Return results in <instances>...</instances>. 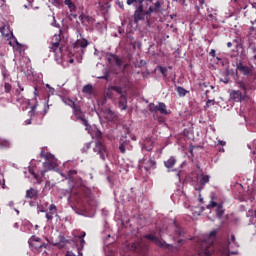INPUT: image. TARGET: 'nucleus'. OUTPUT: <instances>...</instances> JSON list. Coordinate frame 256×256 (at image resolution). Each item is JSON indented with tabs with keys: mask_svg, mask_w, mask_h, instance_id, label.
Masks as SVG:
<instances>
[{
	"mask_svg": "<svg viewBox=\"0 0 256 256\" xmlns=\"http://www.w3.org/2000/svg\"><path fill=\"white\" fill-rule=\"evenodd\" d=\"M40 155L43 159H46L43 163L44 170L40 172L41 177H45V173H47V171H53V169L57 167V160L51 153L41 152Z\"/></svg>",
	"mask_w": 256,
	"mask_h": 256,
	"instance_id": "nucleus-1",
	"label": "nucleus"
},
{
	"mask_svg": "<svg viewBox=\"0 0 256 256\" xmlns=\"http://www.w3.org/2000/svg\"><path fill=\"white\" fill-rule=\"evenodd\" d=\"M96 137V145L94 147V152L100 155V158L105 161L107 157V147H105L103 141V133L101 131H97L95 134Z\"/></svg>",
	"mask_w": 256,
	"mask_h": 256,
	"instance_id": "nucleus-2",
	"label": "nucleus"
},
{
	"mask_svg": "<svg viewBox=\"0 0 256 256\" xmlns=\"http://www.w3.org/2000/svg\"><path fill=\"white\" fill-rule=\"evenodd\" d=\"M49 49L56 57H63V45L61 44V35L56 34L52 37Z\"/></svg>",
	"mask_w": 256,
	"mask_h": 256,
	"instance_id": "nucleus-3",
	"label": "nucleus"
},
{
	"mask_svg": "<svg viewBox=\"0 0 256 256\" xmlns=\"http://www.w3.org/2000/svg\"><path fill=\"white\" fill-rule=\"evenodd\" d=\"M28 243L34 253H41L43 249H47V243L41 242V238L37 236H32Z\"/></svg>",
	"mask_w": 256,
	"mask_h": 256,
	"instance_id": "nucleus-4",
	"label": "nucleus"
},
{
	"mask_svg": "<svg viewBox=\"0 0 256 256\" xmlns=\"http://www.w3.org/2000/svg\"><path fill=\"white\" fill-rule=\"evenodd\" d=\"M130 251H135L136 253H145L147 251V244H145V239L140 238L136 242L128 245Z\"/></svg>",
	"mask_w": 256,
	"mask_h": 256,
	"instance_id": "nucleus-5",
	"label": "nucleus"
},
{
	"mask_svg": "<svg viewBox=\"0 0 256 256\" xmlns=\"http://www.w3.org/2000/svg\"><path fill=\"white\" fill-rule=\"evenodd\" d=\"M146 15L150 14H147V11L143 9V1H140L139 6L137 7V9L134 12V15L132 16L133 23L137 25L140 21H143V19H145Z\"/></svg>",
	"mask_w": 256,
	"mask_h": 256,
	"instance_id": "nucleus-6",
	"label": "nucleus"
},
{
	"mask_svg": "<svg viewBox=\"0 0 256 256\" xmlns=\"http://www.w3.org/2000/svg\"><path fill=\"white\" fill-rule=\"evenodd\" d=\"M149 111L151 113H161V115H170L171 111L167 110V105L163 102H159L158 105L154 103L149 104Z\"/></svg>",
	"mask_w": 256,
	"mask_h": 256,
	"instance_id": "nucleus-7",
	"label": "nucleus"
},
{
	"mask_svg": "<svg viewBox=\"0 0 256 256\" xmlns=\"http://www.w3.org/2000/svg\"><path fill=\"white\" fill-rule=\"evenodd\" d=\"M85 235H87L85 232H81L78 236H74L72 239V242L78 251V255H83L81 251H83V248L85 247Z\"/></svg>",
	"mask_w": 256,
	"mask_h": 256,
	"instance_id": "nucleus-8",
	"label": "nucleus"
},
{
	"mask_svg": "<svg viewBox=\"0 0 256 256\" xmlns=\"http://www.w3.org/2000/svg\"><path fill=\"white\" fill-rule=\"evenodd\" d=\"M73 110V115L76 119V121H82V124L86 127V129L89 128V121L85 118V114L83 113V110H81V106L76 105Z\"/></svg>",
	"mask_w": 256,
	"mask_h": 256,
	"instance_id": "nucleus-9",
	"label": "nucleus"
},
{
	"mask_svg": "<svg viewBox=\"0 0 256 256\" xmlns=\"http://www.w3.org/2000/svg\"><path fill=\"white\" fill-rule=\"evenodd\" d=\"M237 71L241 72L242 75H245L246 77H249L253 75V68L244 65L242 62L236 64Z\"/></svg>",
	"mask_w": 256,
	"mask_h": 256,
	"instance_id": "nucleus-10",
	"label": "nucleus"
},
{
	"mask_svg": "<svg viewBox=\"0 0 256 256\" xmlns=\"http://www.w3.org/2000/svg\"><path fill=\"white\" fill-rule=\"evenodd\" d=\"M130 141L127 140V136H122L119 140V151L123 155L127 153V149L129 148Z\"/></svg>",
	"mask_w": 256,
	"mask_h": 256,
	"instance_id": "nucleus-11",
	"label": "nucleus"
},
{
	"mask_svg": "<svg viewBox=\"0 0 256 256\" xmlns=\"http://www.w3.org/2000/svg\"><path fill=\"white\" fill-rule=\"evenodd\" d=\"M149 1H151L153 5L149 7V10H147L146 14L159 13V11H161V0H149Z\"/></svg>",
	"mask_w": 256,
	"mask_h": 256,
	"instance_id": "nucleus-12",
	"label": "nucleus"
},
{
	"mask_svg": "<svg viewBox=\"0 0 256 256\" xmlns=\"http://www.w3.org/2000/svg\"><path fill=\"white\" fill-rule=\"evenodd\" d=\"M144 239L153 241V243H155V245H158V247H168L167 243L161 241L158 237L154 236L153 234H146L144 236Z\"/></svg>",
	"mask_w": 256,
	"mask_h": 256,
	"instance_id": "nucleus-13",
	"label": "nucleus"
},
{
	"mask_svg": "<svg viewBox=\"0 0 256 256\" xmlns=\"http://www.w3.org/2000/svg\"><path fill=\"white\" fill-rule=\"evenodd\" d=\"M53 215L59 217V214H57V206L55 204H51L48 208V212L46 213L47 221H53Z\"/></svg>",
	"mask_w": 256,
	"mask_h": 256,
	"instance_id": "nucleus-14",
	"label": "nucleus"
},
{
	"mask_svg": "<svg viewBox=\"0 0 256 256\" xmlns=\"http://www.w3.org/2000/svg\"><path fill=\"white\" fill-rule=\"evenodd\" d=\"M230 97L236 103H241V101H245V96H243V94L239 90H233L230 93Z\"/></svg>",
	"mask_w": 256,
	"mask_h": 256,
	"instance_id": "nucleus-15",
	"label": "nucleus"
},
{
	"mask_svg": "<svg viewBox=\"0 0 256 256\" xmlns=\"http://www.w3.org/2000/svg\"><path fill=\"white\" fill-rule=\"evenodd\" d=\"M0 33L2 37L10 38L13 36V32L9 29V24L2 23L0 24Z\"/></svg>",
	"mask_w": 256,
	"mask_h": 256,
	"instance_id": "nucleus-16",
	"label": "nucleus"
},
{
	"mask_svg": "<svg viewBox=\"0 0 256 256\" xmlns=\"http://www.w3.org/2000/svg\"><path fill=\"white\" fill-rule=\"evenodd\" d=\"M107 59L108 63H116L117 67L123 66V59L119 58V56L115 54H109Z\"/></svg>",
	"mask_w": 256,
	"mask_h": 256,
	"instance_id": "nucleus-17",
	"label": "nucleus"
},
{
	"mask_svg": "<svg viewBox=\"0 0 256 256\" xmlns=\"http://www.w3.org/2000/svg\"><path fill=\"white\" fill-rule=\"evenodd\" d=\"M142 151H153V140L151 138H146L142 142Z\"/></svg>",
	"mask_w": 256,
	"mask_h": 256,
	"instance_id": "nucleus-18",
	"label": "nucleus"
},
{
	"mask_svg": "<svg viewBox=\"0 0 256 256\" xmlns=\"http://www.w3.org/2000/svg\"><path fill=\"white\" fill-rule=\"evenodd\" d=\"M143 165L145 171H151V169H155V167H157V162H155L153 158H150L149 160H143Z\"/></svg>",
	"mask_w": 256,
	"mask_h": 256,
	"instance_id": "nucleus-19",
	"label": "nucleus"
},
{
	"mask_svg": "<svg viewBox=\"0 0 256 256\" xmlns=\"http://www.w3.org/2000/svg\"><path fill=\"white\" fill-rule=\"evenodd\" d=\"M39 197V190L35 188H30L26 191V199H34L37 200Z\"/></svg>",
	"mask_w": 256,
	"mask_h": 256,
	"instance_id": "nucleus-20",
	"label": "nucleus"
},
{
	"mask_svg": "<svg viewBox=\"0 0 256 256\" xmlns=\"http://www.w3.org/2000/svg\"><path fill=\"white\" fill-rule=\"evenodd\" d=\"M176 163H177V159L171 156L168 160L164 161V166L166 167V169H173Z\"/></svg>",
	"mask_w": 256,
	"mask_h": 256,
	"instance_id": "nucleus-21",
	"label": "nucleus"
},
{
	"mask_svg": "<svg viewBox=\"0 0 256 256\" xmlns=\"http://www.w3.org/2000/svg\"><path fill=\"white\" fill-rule=\"evenodd\" d=\"M118 105L122 111L127 109V96L125 94H121Z\"/></svg>",
	"mask_w": 256,
	"mask_h": 256,
	"instance_id": "nucleus-22",
	"label": "nucleus"
},
{
	"mask_svg": "<svg viewBox=\"0 0 256 256\" xmlns=\"http://www.w3.org/2000/svg\"><path fill=\"white\" fill-rule=\"evenodd\" d=\"M210 179H211V176H209V175H205V174L200 175L201 187H205L207 185V183H209Z\"/></svg>",
	"mask_w": 256,
	"mask_h": 256,
	"instance_id": "nucleus-23",
	"label": "nucleus"
},
{
	"mask_svg": "<svg viewBox=\"0 0 256 256\" xmlns=\"http://www.w3.org/2000/svg\"><path fill=\"white\" fill-rule=\"evenodd\" d=\"M199 5L196 6V11L199 15H203L205 12H203L205 0H198Z\"/></svg>",
	"mask_w": 256,
	"mask_h": 256,
	"instance_id": "nucleus-24",
	"label": "nucleus"
},
{
	"mask_svg": "<svg viewBox=\"0 0 256 256\" xmlns=\"http://www.w3.org/2000/svg\"><path fill=\"white\" fill-rule=\"evenodd\" d=\"M64 4L68 6V9L71 13H73V11H77V6L75 5V3H73V1L65 0Z\"/></svg>",
	"mask_w": 256,
	"mask_h": 256,
	"instance_id": "nucleus-25",
	"label": "nucleus"
},
{
	"mask_svg": "<svg viewBox=\"0 0 256 256\" xmlns=\"http://www.w3.org/2000/svg\"><path fill=\"white\" fill-rule=\"evenodd\" d=\"M88 45H89V41H87V39L76 41V47H81V49L87 48Z\"/></svg>",
	"mask_w": 256,
	"mask_h": 256,
	"instance_id": "nucleus-26",
	"label": "nucleus"
},
{
	"mask_svg": "<svg viewBox=\"0 0 256 256\" xmlns=\"http://www.w3.org/2000/svg\"><path fill=\"white\" fill-rule=\"evenodd\" d=\"M225 215V210L223 209V204H219L218 207L216 208V216L218 219H221Z\"/></svg>",
	"mask_w": 256,
	"mask_h": 256,
	"instance_id": "nucleus-27",
	"label": "nucleus"
},
{
	"mask_svg": "<svg viewBox=\"0 0 256 256\" xmlns=\"http://www.w3.org/2000/svg\"><path fill=\"white\" fill-rule=\"evenodd\" d=\"M63 103L65 105H68V107H71V109H73L77 103H75V101L71 98H63Z\"/></svg>",
	"mask_w": 256,
	"mask_h": 256,
	"instance_id": "nucleus-28",
	"label": "nucleus"
},
{
	"mask_svg": "<svg viewBox=\"0 0 256 256\" xmlns=\"http://www.w3.org/2000/svg\"><path fill=\"white\" fill-rule=\"evenodd\" d=\"M29 173L30 175H33L34 179H36L37 183L41 184L43 183V178L42 176L39 177L37 173H35V171H33V168H29Z\"/></svg>",
	"mask_w": 256,
	"mask_h": 256,
	"instance_id": "nucleus-29",
	"label": "nucleus"
},
{
	"mask_svg": "<svg viewBox=\"0 0 256 256\" xmlns=\"http://www.w3.org/2000/svg\"><path fill=\"white\" fill-rule=\"evenodd\" d=\"M82 92H83V93H86V94H88V95H91V93H93V85H91V84L85 85V86L83 87V89H82Z\"/></svg>",
	"mask_w": 256,
	"mask_h": 256,
	"instance_id": "nucleus-30",
	"label": "nucleus"
},
{
	"mask_svg": "<svg viewBox=\"0 0 256 256\" xmlns=\"http://www.w3.org/2000/svg\"><path fill=\"white\" fill-rule=\"evenodd\" d=\"M176 91H177L179 97H185V95H187V93H189L185 88H183L181 86H178L176 88Z\"/></svg>",
	"mask_w": 256,
	"mask_h": 256,
	"instance_id": "nucleus-31",
	"label": "nucleus"
},
{
	"mask_svg": "<svg viewBox=\"0 0 256 256\" xmlns=\"http://www.w3.org/2000/svg\"><path fill=\"white\" fill-rule=\"evenodd\" d=\"M110 91H115V93H118V95H123V89L121 88V86H110L109 87Z\"/></svg>",
	"mask_w": 256,
	"mask_h": 256,
	"instance_id": "nucleus-32",
	"label": "nucleus"
},
{
	"mask_svg": "<svg viewBox=\"0 0 256 256\" xmlns=\"http://www.w3.org/2000/svg\"><path fill=\"white\" fill-rule=\"evenodd\" d=\"M12 89H13V86H11V84H9V83H5L4 84V91H5V93H11Z\"/></svg>",
	"mask_w": 256,
	"mask_h": 256,
	"instance_id": "nucleus-33",
	"label": "nucleus"
},
{
	"mask_svg": "<svg viewBox=\"0 0 256 256\" xmlns=\"http://www.w3.org/2000/svg\"><path fill=\"white\" fill-rule=\"evenodd\" d=\"M213 207H219V204L215 201H211L210 204L206 206L207 209H212Z\"/></svg>",
	"mask_w": 256,
	"mask_h": 256,
	"instance_id": "nucleus-34",
	"label": "nucleus"
},
{
	"mask_svg": "<svg viewBox=\"0 0 256 256\" xmlns=\"http://www.w3.org/2000/svg\"><path fill=\"white\" fill-rule=\"evenodd\" d=\"M160 73H162L164 77H167V68L160 66Z\"/></svg>",
	"mask_w": 256,
	"mask_h": 256,
	"instance_id": "nucleus-35",
	"label": "nucleus"
},
{
	"mask_svg": "<svg viewBox=\"0 0 256 256\" xmlns=\"http://www.w3.org/2000/svg\"><path fill=\"white\" fill-rule=\"evenodd\" d=\"M137 3H139L138 0H127V5H135V6H137Z\"/></svg>",
	"mask_w": 256,
	"mask_h": 256,
	"instance_id": "nucleus-36",
	"label": "nucleus"
},
{
	"mask_svg": "<svg viewBox=\"0 0 256 256\" xmlns=\"http://www.w3.org/2000/svg\"><path fill=\"white\" fill-rule=\"evenodd\" d=\"M74 175H77V170H70L68 172V177L71 179V177H73Z\"/></svg>",
	"mask_w": 256,
	"mask_h": 256,
	"instance_id": "nucleus-37",
	"label": "nucleus"
},
{
	"mask_svg": "<svg viewBox=\"0 0 256 256\" xmlns=\"http://www.w3.org/2000/svg\"><path fill=\"white\" fill-rule=\"evenodd\" d=\"M213 105H215V100H208L206 102V107H213Z\"/></svg>",
	"mask_w": 256,
	"mask_h": 256,
	"instance_id": "nucleus-38",
	"label": "nucleus"
},
{
	"mask_svg": "<svg viewBox=\"0 0 256 256\" xmlns=\"http://www.w3.org/2000/svg\"><path fill=\"white\" fill-rule=\"evenodd\" d=\"M17 102L18 103H23V95H21V93L17 94Z\"/></svg>",
	"mask_w": 256,
	"mask_h": 256,
	"instance_id": "nucleus-39",
	"label": "nucleus"
},
{
	"mask_svg": "<svg viewBox=\"0 0 256 256\" xmlns=\"http://www.w3.org/2000/svg\"><path fill=\"white\" fill-rule=\"evenodd\" d=\"M60 243H63L65 245V243H69V240L65 239L64 236H60Z\"/></svg>",
	"mask_w": 256,
	"mask_h": 256,
	"instance_id": "nucleus-40",
	"label": "nucleus"
},
{
	"mask_svg": "<svg viewBox=\"0 0 256 256\" xmlns=\"http://www.w3.org/2000/svg\"><path fill=\"white\" fill-rule=\"evenodd\" d=\"M79 19H80V21L83 23V22L85 21V19H88V17H87L85 14H81V15L79 16Z\"/></svg>",
	"mask_w": 256,
	"mask_h": 256,
	"instance_id": "nucleus-41",
	"label": "nucleus"
},
{
	"mask_svg": "<svg viewBox=\"0 0 256 256\" xmlns=\"http://www.w3.org/2000/svg\"><path fill=\"white\" fill-rule=\"evenodd\" d=\"M222 256H229V250L227 248H225L223 251H222Z\"/></svg>",
	"mask_w": 256,
	"mask_h": 256,
	"instance_id": "nucleus-42",
	"label": "nucleus"
},
{
	"mask_svg": "<svg viewBox=\"0 0 256 256\" xmlns=\"http://www.w3.org/2000/svg\"><path fill=\"white\" fill-rule=\"evenodd\" d=\"M64 256H77L73 251H67Z\"/></svg>",
	"mask_w": 256,
	"mask_h": 256,
	"instance_id": "nucleus-43",
	"label": "nucleus"
},
{
	"mask_svg": "<svg viewBox=\"0 0 256 256\" xmlns=\"http://www.w3.org/2000/svg\"><path fill=\"white\" fill-rule=\"evenodd\" d=\"M254 32H255V27H253V26H251L250 28H249V35H253L254 34Z\"/></svg>",
	"mask_w": 256,
	"mask_h": 256,
	"instance_id": "nucleus-44",
	"label": "nucleus"
},
{
	"mask_svg": "<svg viewBox=\"0 0 256 256\" xmlns=\"http://www.w3.org/2000/svg\"><path fill=\"white\" fill-rule=\"evenodd\" d=\"M108 78H109V74L98 77V79H105L106 81H107Z\"/></svg>",
	"mask_w": 256,
	"mask_h": 256,
	"instance_id": "nucleus-45",
	"label": "nucleus"
},
{
	"mask_svg": "<svg viewBox=\"0 0 256 256\" xmlns=\"http://www.w3.org/2000/svg\"><path fill=\"white\" fill-rule=\"evenodd\" d=\"M215 49H212L211 51H210V55H211V57H215Z\"/></svg>",
	"mask_w": 256,
	"mask_h": 256,
	"instance_id": "nucleus-46",
	"label": "nucleus"
},
{
	"mask_svg": "<svg viewBox=\"0 0 256 256\" xmlns=\"http://www.w3.org/2000/svg\"><path fill=\"white\" fill-rule=\"evenodd\" d=\"M215 235H217V232H216V231H212V232L210 233V237H215Z\"/></svg>",
	"mask_w": 256,
	"mask_h": 256,
	"instance_id": "nucleus-47",
	"label": "nucleus"
},
{
	"mask_svg": "<svg viewBox=\"0 0 256 256\" xmlns=\"http://www.w3.org/2000/svg\"><path fill=\"white\" fill-rule=\"evenodd\" d=\"M231 242H232V243H235V235H232V236H231Z\"/></svg>",
	"mask_w": 256,
	"mask_h": 256,
	"instance_id": "nucleus-48",
	"label": "nucleus"
},
{
	"mask_svg": "<svg viewBox=\"0 0 256 256\" xmlns=\"http://www.w3.org/2000/svg\"><path fill=\"white\" fill-rule=\"evenodd\" d=\"M119 7H120V9H124L123 2H119Z\"/></svg>",
	"mask_w": 256,
	"mask_h": 256,
	"instance_id": "nucleus-49",
	"label": "nucleus"
},
{
	"mask_svg": "<svg viewBox=\"0 0 256 256\" xmlns=\"http://www.w3.org/2000/svg\"><path fill=\"white\" fill-rule=\"evenodd\" d=\"M227 47H228V48H231V47H233V43H231V42H228V43H227Z\"/></svg>",
	"mask_w": 256,
	"mask_h": 256,
	"instance_id": "nucleus-50",
	"label": "nucleus"
},
{
	"mask_svg": "<svg viewBox=\"0 0 256 256\" xmlns=\"http://www.w3.org/2000/svg\"><path fill=\"white\" fill-rule=\"evenodd\" d=\"M26 125H31V119L26 120Z\"/></svg>",
	"mask_w": 256,
	"mask_h": 256,
	"instance_id": "nucleus-51",
	"label": "nucleus"
},
{
	"mask_svg": "<svg viewBox=\"0 0 256 256\" xmlns=\"http://www.w3.org/2000/svg\"><path fill=\"white\" fill-rule=\"evenodd\" d=\"M18 87H19L20 91H25V89L23 87H21V84H18Z\"/></svg>",
	"mask_w": 256,
	"mask_h": 256,
	"instance_id": "nucleus-52",
	"label": "nucleus"
},
{
	"mask_svg": "<svg viewBox=\"0 0 256 256\" xmlns=\"http://www.w3.org/2000/svg\"><path fill=\"white\" fill-rule=\"evenodd\" d=\"M251 37H253L254 39H256V31L254 32V34L251 35Z\"/></svg>",
	"mask_w": 256,
	"mask_h": 256,
	"instance_id": "nucleus-53",
	"label": "nucleus"
},
{
	"mask_svg": "<svg viewBox=\"0 0 256 256\" xmlns=\"http://www.w3.org/2000/svg\"><path fill=\"white\" fill-rule=\"evenodd\" d=\"M74 19H77V14H71Z\"/></svg>",
	"mask_w": 256,
	"mask_h": 256,
	"instance_id": "nucleus-54",
	"label": "nucleus"
},
{
	"mask_svg": "<svg viewBox=\"0 0 256 256\" xmlns=\"http://www.w3.org/2000/svg\"><path fill=\"white\" fill-rule=\"evenodd\" d=\"M14 227L18 228L19 227V223H15Z\"/></svg>",
	"mask_w": 256,
	"mask_h": 256,
	"instance_id": "nucleus-55",
	"label": "nucleus"
},
{
	"mask_svg": "<svg viewBox=\"0 0 256 256\" xmlns=\"http://www.w3.org/2000/svg\"><path fill=\"white\" fill-rule=\"evenodd\" d=\"M89 147H91V143H88V144H87V148H88V149H89Z\"/></svg>",
	"mask_w": 256,
	"mask_h": 256,
	"instance_id": "nucleus-56",
	"label": "nucleus"
},
{
	"mask_svg": "<svg viewBox=\"0 0 256 256\" xmlns=\"http://www.w3.org/2000/svg\"><path fill=\"white\" fill-rule=\"evenodd\" d=\"M53 21H54V23H57V20H55V16H53Z\"/></svg>",
	"mask_w": 256,
	"mask_h": 256,
	"instance_id": "nucleus-57",
	"label": "nucleus"
},
{
	"mask_svg": "<svg viewBox=\"0 0 256 256\" xmlns=\"http://www.w3.org/2000/svg\"><path fill=\"white\" fill-rule=\"evenodd\" d=\"M220 143H221V145H225V142H223V141H221Z\"/></svg>",
	"mask_w": 256,
	"mask_h": 256,
	"instance_id": "nucleus-58",
	"label": "nucleus"
},
{
	"mask_svg": "<svg viewBox=\"0 0 256 256\" xmlns=\"http://www.w3.org/2000/svg\"><path fill=\"white\" fill-rule=\"evenodd\" d=\"M200 203H203V198H200Z\"/></svg>",
	"mask_w": 256,
	"mask_h": 256,
	"instance_id": "nucleus-59",
	"label": "nucleus"
},
{
	"mask_svg": "<svg viewBox=\"0 0 256 256\" xmlns=\"http://www.w3.org/2000/svg\"><path fill=\"white\" fill-rule=\"evenodd\" d=\"M183 242V240H178V243H182Z\"/></svg>",
	"mask_w": 256,
	"mask_h": 256,
	"instance_id": "nucleus-60",
	"label": "nucleus"
},
{
	"mask_svg": "<svg viewBox=\"0 0 256 256\" xmlns=\"http://www.w3.org/2000/svg\"><path fill=\"white\" fill-rule=\"evenodd\" d=\"M254 215H255V217H256V210L254 211Z\"/></svg>",
	"mask_w": 256,
	"mask_h": 256,
	"instance_id": "nucleus-61",
	"label": "nucleus"
},
{
	"mask_svg": "<svg viewBox=\"0 0 256 256\" xmlns=\"http://www.w3.org/2000/svg\"><path fill=\"white\" fill-rule=\"evenodd\" d=\"M70 63H73V59L70 60Z\"/></svg>",
	"mask_w": 256,
	"mask_h": 256,
	"instance_id": "nucleus-62",
	"label": "nucleus"
},
{
	"mask_svg": "<svg viewBox=\"0 0 256 256\" xmlns=\"http://www.w3.org/2000/svg\"><path fill=\"white\" fill-rule=\"evenodd\" d=\"M242 89H244V91H245V86H242Z\"/></svg>",
	"mask_w": 256,
	"mask_h": 256,
	"instance_id": "nucleus-63",
	"label": "nucleus"
},
{
	"mask_svg": "<svg viewBox=\"0 0 256 256\" xmlns=\"http://www.w3.org/2000/svg\"><path fill=\"white\" fill-rule=\"evenodd\" d=\"M209 17H213V14H210Z\"/></svg>",
	"mask_w": 256,
	"mask_h": 256,
	"instance_id": "nucleus-64",
	"label": "nucleus"
}]
</instances>
